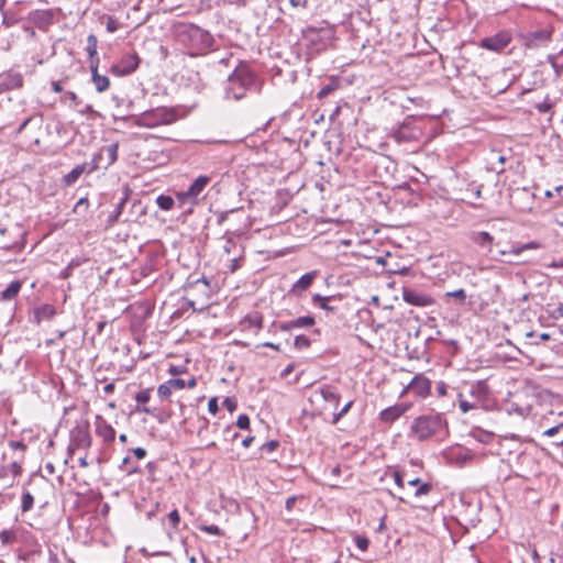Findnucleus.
Returning <instances> with one entry per match:
<instances>
[{"label":"nucleus","mask_w":563,"mask_h":563,"mask_svg":"<svg viewBox=\"0 0 563 563\" xmlns=\"http://www.w3.org/2000/svg\"><path fill=\"white\" fill-rule=\"evenodd\" d=\"M200 530L209 534L222 536V530L216 525L200 526Z\"/></svg>","instance_id":"49530a36"},{"label":"nucleus","mask_w":563,"mask_h":563,"mask_svg":"<svg viewBox=\"0 0 563 563\" xmlns=\"http://www.w3.org/2000/svg\"><path fill=\"white\" fill-rule=\"evenodd\" d=\"M211 177L207 175L198 176L186 190V195L190 199L189 212L192 211V207L200 202V195L205 191L206 187L210 184Z\"/></svg>","instance_id":"9d476101"},{"label":"nucleus","mask_w":563,"mask_h":563,"mask_svg":"<svg viewBox=\"0 0 563 563\" xmlns=\"http://www.w3.org/2000/svg\"><path fill=\"white\" fill-rule=\"evenodd\" d=\"M457 398H459V406H460V409L463 413H466L468 412L470 410L472 409H475L478 407L477 402L475 401H468L466 399H464L463 397V394L462 393H457Z\"/></svg>","instance_id":"72a5a7b5"},{"label":"nucleus","mask_w":563,"mask_h":563,"mask_svg":"<svg viewBox=\"0 0 563 563\" xmlns=\"http://www.w3.org/2000/svg\"><path fill=\"white\" fill-rule=\"evenodd\" d=\"M97 46H98V40L97 37L93 35V34H90L88 37H87V47H86V51L89 55V58H90V62L91 60H96L98 57V52H97Z\"/></svg>","instance_id":"2f4dec72"},{"label":"nucleus","mask_w":563,"mask_h":563,"mask_svg":"<svg viewBox=\"0 0 563 563\" xmlns=\"http://www.w3.org/2000/svg\"><path fill=\"white\" fill-rule=\"evenodd\" d=\"M236 426H238V428H240L242 430L249 429V427H250L249 416L245 413L240 415L236 420Z\"/></svg>","instance_id":"3c124183"},{"label":"nucleus","mask_w":563,"mask_h":563,"mask_svg":"<svg viewBox=\"0 0 563 563\" xmlns=\"http://www.w3.org/2000/svg\"><path fill=\"white\" fill-rule=\"evenodd\" d=\"M96 434L106 443H111L115 439V430L101 416H96L95 420Z\"/></svg>","instance_id":"dca6fc26"},{"label":"nucleus","mask_w":563,"mask_h":563,"mask_svg":"<svg viewBox=\"0 0 563 563\" xmlns=\"http://www.w3.org/2000/svg\"><path fill=\"white\" fill-rule=\"evenodd\" d=\"M128 199H129V195H128V192H125V195L118 202V205H117V207L114 209L113 214L110 217V220H112V221L117 220L121 216Z\"/></svg>","instance_id":"a19ab883"},{"label":"nucleus","mask_w":563,"mask_h":563,"mask_svg":"<svg viewBox=\"0 0 563 563\" xmlns=\"http://www.w3.org/2000/svg\"><path fill=\"white\" fill-rule=\"evenodd\" d=\"M150 398H151V389L150 388L143 389L135 395V400L139 404H146V402H148Z\"/></svg>","instance_id":"de8ad7c7"},{"label":"nucleus","mask_w":563,"mask_h":563,"mask_svg":"<svg viewBox=\"0 0 563 563\" xmlns=\"http://www.w3.org/2000/svg\"><path fill=\"white\" fill-rule=\"evenodd\" d=\"M402 299L407 303L417 306V307H428L434 302V300L429 295L419 292L413 289H407V288L404 289V291H402Z\"/></svg>","instance_id":"4468645a"},{"label":"nucleus","mask_w":563,"mask_h":563,"mask_svg":"<svg viewBox=\"0 0 563 563\" xmlns=\"http://www.w3.org/2000/svg\"><path fill=\"white\" fill-rule=\"evenodd\" d=\"M16 540V534L13 530H2L0 531V541L2 545H11Z\"/></svg>","instance_id":"f704fd0d"},{"label":"nucleus","mask_w":563,"mask_h":563,"mask_svg":"<svg viewBox=\"0 0 563 563\" xmlns=\"http://www.w3.org/2000/svg\"><path fill=\"white\" fill-rule=\"evenodd\" d=\"M29 21L41 30H46L53 23L51 10H34L29 13Z\"/></svg>","instance_id":"2eb2a0df"},{"label":"nucleus","mask_w":563,"mask_h":563,"mask_svg":"<svg viewBox=\"0 0 563 563\" xmlns=\"http://www.w3.org/2000/svg\"><path fill=\"white\" fill-rule=\"evenodd\" d=\"M317 272L316 271H312V272H309V273H306L303 274L292 286L291 288V292L294 294H300L302 291H305L306 289H308L312 282L316 279L317 277Z\"/></svg>","instance_id":"5701e85b"},{"label":"nucleus","mask_w":563,"mask_h":563,"mask_svg":"<svg viewBox=\"0 0 563 563\" xmlns=\"http://www.w3.org/2000/svg\"><path fill=\"white\" fill-rule=\"evenodd\" d=\"M338 88V82L335 80H331L329 84L324 85L318 92L317 97L319 99H323L333 92Z\"/></svg>","instance_id":"4c0bfd02"},{"label":"nucleus","mask_w":563,"mask_h":563,"mask_svg":"<svg viewBox=\"0 0 563 563\" xmlns=\"http://www.w3.org/2000/svg\"><path fill=\"white\" fill-rule=\"evenodd\" d=\"M257 88V77L254 71L245 64H240L228 77L224 88L228 99L241 100L246 91Z\"/></svg>","instance_id":"f257e3e1"},{"label":"nucleus","mask_w":563,"mask_h":563,"mask_svg":"<svg viewBox=\"0 0 563 563\" xmlns=\"http://www.w3.org/2000/svg\"><path fill=\"white\" fill-rule=\"evenodd\" d=\"M7 106L9 110L4 118L7 125L13 124L19 119L20 114L26 112V106L23 100H16L13 102L11 98H8Z\"/></svg>","instance_id":"a211bd4d"},{"label":"nucleus","mask_w":563,"mask_h":563,"mask_svg":"<svg viewBox=\"0 0 563 563\" xmlns=\"http://www.w3.org/2000/svg\"><path fill=\"white\" fill-rule=\"evenodd\" d=\"M167 384L170 386L172 390L185 388V379L183 378H170L167 380Z\"/></svg>","instance_id":"603ef678"},{"label":"nucleus","mask_w":563,"mask_h":563,"mask_svg":"<svg viewBox=\"0 0 563 563\" xmlns=\"http://www.w3.org/2000/svg\"><path fill=\"white\" fill-rule=\"evenodd\" d=\"M98 67H99V58L90 62L89 68L91 71V80H92V82L96 87V90L98 92H104L110 87V79L104 75H100L98 73Z\"/></svg>","instance_id":"f3484780"},{"label":"nucleus","mask_w":563,"mask_h":563,"mask_svg":"<svg viewBox=\"0 0 563 563\" xmlns=\"http://www.w3.org/2000/svg\"><path fill=\"white\" fill-rule=\"evenodd\" d=\"M355 545L361 551L365 552L368 549L369 540L365 536L356 534L354 538Z\"/></svg>","instance_id":"37998d69"},{"label":"nucleus","mask_w":563,"mask_h":563,"mask_svg":"<svg viewBox=\"0 0 563 563\" xmlns=\"http://www.w3.org/2000/svg\"><path fill=\"white\" fill-rule=\"evenodd\" d=\"M22 283L20 280L11 282L8 287L1 292L2 300H12L20 292Z\"/></svg>","instance_id":"cd10ccee"},{"label":"nucleus","mask_w":563,"mask_h":563,"mask_svg":"<svg viewBox=\"0 0 563 563\" xmlns=\"http://www.w3.org/2000/svg\"><path fill=\"white\" fill-rule=\"evenodd\" d=\"M106 29L109 33H114L119 30V23L118 21L111 16V15H108L107 16V23H106Z\"/></svg>","instance_id":"09e8293b"},{"label":"nucleus","mask_w":563,"mask_h":563,"mask_svg":"<svg viewBox=\"0 0 563 563\" xmlns=\"http://www.w3.org/2000/svg\"><path fill=\"white\" fill-rule=\"evenodd\" d=\"M431 382L429 378L423 376L422 374L416 375L411 382L407 385V387L402 390L401 395L407 393L408 390L412 391L417 396L424 397L430 393Z\"/></svg>","instance_id":"ddd939ff"},{"label":"nucleus","mask_w":563,"mask_h":563,"mask_svg":"<svg viewBox=\"0 0 563 563\" xmlns=\"http://www.w3.org/2000/svg\"><path fill=\"white\" fill-rule=\"evenodd\" d=\"M102 158H103L102 152L99 150V152L93 155L91 163L88 164V167H87L88 174L93 173L95 170L99 169L100 162L102 161Z\"/></svg>","instance_id":"ea45409f"},{"label":"nucleus","mask_w":563,"mask_h":563,"mask_svg":"<svg viewBox=\"0 0 563 563\" xmlns=\"http://www.w3.org/2000/svg\"><path fill=\"white\" fill-rule=\"evenodd\" d=\"M225 243L223 245V251L227 253V254H231V253H234L235 252V249H236V243L233 241V239L231 236H229V233H225Z\"/></svg>","instance_id":"a18cd8bd"},{"label":"nucleus","mask_w":563,"mask_h":563,"mask_svg":"<svg viewBox=\"0 0 563 563\" xmlns=\"http://www.w3.org/2000/svg\"><path fill=\"white\" fill-rule=\"evenodd\" d=\"M69 444L67 448L68 456H73L77 450H87L90 448L92 439L88 426L77 424L70 430Z\"/></svg>","instance_id":"0eeeda50"},{"label":"nucleus","mask_w":563,"mask_h":563,"mask_svg":"<svg viewBox=\"0 0 563 563\" xmlns=\"http://www.w3.org/2000/svg\"><path fill=\"white\" fill-rule=\"evenodd\" d=\"M408 485L416 486V488H417L415 492L416 497H421V496L428 495L432 489L431 484L423 483L420 478L410 479L408 482Z\"/></svg>","instance_id":"c85d7f7f"},{"label":"nucleus","mask_w":563,"mask_h":563,"mask_svg":"<svg viewBox=\"0 0 563 563\" xmlns=\"http://www.w3.org/2000/svg\"><path fill=\"white\" fill-rule=\"evenodd\" d=\"M100 151L102 152V155H107V164L104 166V168H108L109 166H111L112 164H114L118 159V151H119V144L118 143H112V144H109L107 146H103L100 148Z\"/></svg>","instance_id":"a878e982"},{"label":"nucleus","mask_w":563,"mask_h":563,"mask_svg":"<svg viewBox=\"0 0 563 563\" xmlns=\"http://www.w3.org/2000/svg\"><path fill=\"white\" fill-rule=\"evenodd\" d=\"M408 410V406L406 404H397L390 406L379 413V419L386 423H393L395 420L400 418Z\"/></svg>","instance_id":"6ab92c4d"},{"label":"nucleus","mask_w":563,"mask_h":563,"mask_svg":"<svg viewBox=\"0 0 563 563\" xmlns=\"http://www.w3.org/2000/svg\"><path fill=\"white\" fill-rule=\"evenodd\" d=\"M334 299V297H323L319 294H314L311 300L314 306H319L321 309L332 312L335 310V307L330 306V301Z\"/></svg>","instance_id":"7c9ffc66"},{"label":"nucleus","mask_w":563,"mask_h":563,"mask_svg":"<svg viewBox=\"0 0 563 563\" xmlns=\"http://www.w3.org/2000/svg\"><path fill=\"white\" fill-rule=\"evenodd\" d=\"M445 296L453 297V298L460 300L461 302H464L466 299V292L462 288L453 290V291H448Z\"/></svg>","instance_id":"8fccbe9b"},{"label":"nucleus","mask_w":563,"mask_h":563,"mask_svg":"<svg viewBox=\"0 0 563 563\" xmlns=\"http://www.w3.org/2000/svg\"><path fill=\"white\" fill-rule=\"evenodd\" d=\"M56 313V309L52 305H43L38 307L35 310V319L37 322H41L42 320H49L52 319Z\"/></svg>","instance_id":"bb28decb"},{"label":"nucleus","mask_w":563,"mask_h":563,"mask_svg":"<svg viewBox=\"0 0 563 563\" xmlns=\"http://www.w3.org/2000/svg\"><path fill=\"white\" fill-rule=\"evenodd\" d=\"M470 395L474 398L473 401L479 405V402L486 399L488 395V385L484 380H478L472 384L470 387Z\"/></svg>","instance_id":"4be33fe9"},{"label":"nucleus","mask_w":563,"mask_h":563,"mask_svg":"<svg viewBox=\"0 0 563 563\" xmlns=\"http://www.w3.org/2000/svg\"><path fill=\"white\" fill-rule=\"evenodd\" d=\"M547 312L549 313V316L552 318V319H560V318H563V305H558V306H552V305H548V308H547Z\"/></svg>","instance_id":"58836bf2"},{"label":"nucleus","mask_w":563,"mask_h":563,"mask_svg":"<svg viewBox=\"0 0 563 563\" xmlns=\"http://www.w3.org/2000/svg\"><path fill=\"white\" fill-rule=\"evenodd\" d=\"M33 504H34V497L32 496V494L30 492H24L22 495V500H21L22 512H26V511L31 510L33 507Z\"/></svg>","instance_id":"e433bc0d"},{"label":"nucleus","mask_w":563,"mask_h":563,"mask_svg":"<svg viewBox=\"0 0 563 563\" xmlns=\"http://www.w3.org/2000/svg\"><path fill=\"white\" fill-rule=\"evenodd\" d=\"M553 35V27L547 26L520 34L521 43L526 48L537 49L545 46Z\"/></svg>","instance_id":"423d86ee"},{"label":"nucleus","mask_w":563,"mask_h":563,"mask_svg":"<svg viewBox=\"0 0 563 563\" xmlns=\"http://www.w3.org/2000/svg\"><path fill=\"white\" fill-rule=\"evenodd\" d=\"M32 119H33V114H27L25 118H23L20 126L16 130V133H21L29 125V123L32 121Z\"/></svg>","instance_id":"0e129e2a"},{"label":"nucleus","mask_w":563,"mask_h":563,"mask_svg":"<svg viewBox=\"0 0 563 563\" xmlns=\"http://www.w3.org/2000/svg\"><path fill=\"white\" fill-rule=\"evenodd\" d=\"M23 236L24 233L18 228L9 230L0 227V249L4 251H22L24 247Z\"/></svg>","instance_id":"6e6552de"},{"label":"nucleus","mask_w":563,"mask_h":563,"mask_svg":"<svg viewBox=\"0 0 563 563\" xmlns=\"http://www.w3.org/2000/svg\"><path fill=\"white\" fill-rule=\"evenodd\" d=\"M532 197H533V195H532L528 189H525V188H523V189H517V190H515V191L511 194V196H510V198H511V203H512V205H516V202H517L518 200H521V199H522V200H523V199H530V200H532Z\"/></svg>","instance_id":"c9c22d12"},{"label":"nucleus","mask_w":563,"mask_h":563,"mask_svg":"<svg viewBox=\"0 0 563 563\" xmlns=\"http://www.w3.org/2000/svg\"><path fill=\"white\" fill-rule=\"evenodd\" d=\"M140 65V57L136 53L123 55L122 58L111 66V73L118 77L128 76L134 73Z\"/></svg>","instance_id":"1a4fd4ad"},{"label":"nucleus","mask_w":563,"mask_h":563,"mask_svg":"<svg viewBox=\"0 0 563 563\" xmlns=\"http://www.w3.org/2000/svg\"><path fill=\"white\" fill-rule=\"evenodd\" d=\"M168 520L174 529H177L179 522H180V516L179 512L174 509L168 514Z\"/></svg>","instance_id":"864d4df0"},{"label":"nucleus","mask_w":563,"mask_h":563,"mask_svg":"<svg viewBox=\"0 0 563 563\" xmlns=\"http://www.w3.org/2000/svg\"><path fill=\"white\" fill-rule=\"evenodd\" d=\"M511 36L507 32H499L494 36L485 37L481 41V47L493 52H500L509 45Z\"/></svg>","instance_id":"9b49d317"},{"label":"nucleus","mask_w":563,"mask_h":563,"mask_svg":"<svg viewBox=\"0 0 563 563\" xmlns=\"http://www.w3.org/2000/svg\"><path fill=\"white\" fill-rule=\"evenodd\" d=\"M316 323L314 318L311 316H303L288 322H283L278 325L282 331H289L295 328H310Z\"/></svg>","instance_id":"412c9836"},{"label":"nucleus","mask_w":563,"mask_h":563,"mask_svg":"<svg viewBox=\"0 0 563 563\" xmlns=\"http://www.w3.org/2000/svg\"><path fill=\"white\" fill-rule=\"evenodd\" d=\"M294 345L299 350L307 349L310 345V340L306 335H297Z\"/></svg>","instance_id":"c03bdc74"},{"label":"nucleus","mask_w":563,"mask_h":563,"mask_svg":"<svg viewBox=\"0 0 563 563\" xmlns=\"http://www.w3.org/2000/svg\"><path fill=\"white\" fill-rule=\"evenodd\" d=\"M176 198L179 208H184L187 203L190 205V199L189 196L186 195V191L178 192Z\"/></svg>","instance_id":"5fc2aeb1"},{"label":"nucleus","mask_w":563,"mask_h":563,"mask_svg":"<svg viewBox=\"0 0 563 563\" xmlns=\"http://www.w3.org/2000/svg\"><path fill=\"white\" fill-rule=\"evenodd\" d=\"M313 394L316 396H320L324 401L334 404V407L336 408L340 401V394L338 389L329 384H323L314 389Z\"/></svg>","instance_id":"aec40b11"},{"label":"nucleus","mask_w":563,"mask_h":563,"mask_svg":"<svg viewBox=\"0 0 563 563\" xmlns=\"http://www.w3.org/2000/svg\"><path fill=\"white\" fill-rule=\"evenodd\" d=\"M223 406L230 411H234L236 409V401L233 398L227 397L223 400Z\"/></svg>","instance_id":"680f3d73"},{"label":"nucleus","mask_w":563,"mask_h":563,"mask_svg":"<svg viewBox=\"0 0 563 563\" xmlns=\"http://www.w3.org/2000/svg\"><path fill=\"white\" fill-rule=\"evenodd\" d=\"M391 475H393L395 484L399 488H404L405 487V483H404L402 474L399 471H394Z\"/></svg>","instance_id":"13d9d810"},{"label":"nucleus","mask_w":563,"mask_h":563,"mask_svg":"<svg viewBox=\"0 0 563 563\" xmlns=\"http://www.w3.org/2000/svg\"><path fill=\"white\" fill-rule=\"evenodd\" d=\"M541 245L540 243L536 242V241H531V242H528L526 244H522V245H518V246H511V249L509 251H501V254L505 255V254H512V255H520L523 251H528V250H538L540 249Z\"/></svg>","instance_id":"c756f323"},{"label":"nucleus","mask_w":563,"mask_h":563,"mask_svg":"<svg viewBox=\"0 0 563 563\" xmlns=\"http://www.w3.org/2000/svg\"><path fill=\"white\" fill-rule=\"evenodd\" d=\"M178 36L195 54L211 47L213 42L212 36L208 32L195 25L184 26Z\"/></svg>","instance_id":"7ed1b4c3"},{"label":"nucleus","mask_w":563,"mask_h":563,"mask_svg":"<svg viewBox=\"0 0 563 563\" xmlns=\"http://www.w3.org/2000/svg\"><path fill=\"white\" fill-rule=\"evenodd\" d=\"M536 109L541 112V113H547V112H550L551 109H552V104L549 103L548 101H544V102H541V103H538L536 104Z\"/></svg>","instance_id":"e2e57ef3"},{"label":"nucleus","mask_w":563,"mask_h":563,"mask_svg":"<svg viewBox=\"0 0 563 563\" xmlns=\"http://www.w3.org/2000/svg\"><path fill=\"white\" fill-rule=\"evenodd\" d=\"M88 206H89V201H88V199H87V198H80V199L77 201L76 206H75V211L77 212V211H79L80 209L86 210V209L88 208Z\"/></svg>","instance_id":"69168bd1"},{"label":"nucleus","mask_w":563,"mask_h":563,"mask_svg":"<svg viewBox=\"0 0 563 563\" xmlns=\"http://www.w3.org/2000/svg\"><path fill=\"white\" fill-rule=\"evenodd\" d=\"M278 445H279L278 441L271 440L262 445V450L267 453H271V452L275 451L278 448Z\"/></svg>","instance_id":"6e6d98bb"},{"label":"nucleus","mask_w":563,"mask_h":563,"mask_svg":"<svg viewBox=\"0 0 563 563\" xmlns=\"http://www.w3.org/2000/svg\"><path fill=\"white\" fill-rule=\"evenodd\" d=\"M88 164L87 163H82V164H79L77 166H75L68 174H66L64 177H63V183L66 185V186H70L73 184H75L78 178L84 174V173H87L88 174Z\"/></svg>","instance_id":"393cba45"},{"label":"nucleus","mask_w":563,"mask_h":563,"mask_svg":"<svg viewBox=\"0 0 563 563\" xmlns=\"http://www.w3.org/2000/svg\"><path fill=\"white\" fill-rule=\"evenodd\" d=\"M132 452H133L134 456L139 460L144 459L147 454L146 450L143 448H135L132 450Z\"/></svg>","instance_id":"338daca9"},{"label":"nucleus","mask_w":563,"mask_h":563,"mask_svg":"<svg viewBox=\"0 0 563 563\" xmlns=\"http://www.w3.org/2000/svg\"><path fill=\"white\" fill-rule=\"evenodd\" d=\"M176 120L175 111L167 108H156L143 112L135 120L137 126L155 128L158 125L170 124Z\"/></svg>","instance_id":"20e7f679"},{"label":"nucleus","mask_w":563,"mask_h":563,"mask_svg":"<svg viewBox=\"0 0 563 563\" xmlns=\"http://www.w3.org/2000/svg\"><path fill=\"white\" fill-rule=\"evenodd\" d=\"M208 410L210 413L216 415L219 410L218 399L212 397L208 402Z\"/></svg>","instance_id":"bf43d9fd"},{"label":"nucleus","mask_w":563,"mask_h":563,"mask_svg":"<svg viewBox=\"0 0 563 563\" xmlns=\"http://www.w3.org/2000/svg\"><path fill=\"white\" fill-rule=\"evenodd\" d=\"M23 87L21 73L10 69L0 74V93Z\"/></svg>","instance_id":"f8f14e48"},{"label":"nucleus","mask_w":563,"mask_h":563,"mask_svg":"<svg viewBox=\"0 0 563 563\" xmlns=\"http://www.w3.org/2000/svg\"><path fill=\"white\" fill-rule=\"evenodd\" d=\"M435 391L439 397H444L448 394V385L444 382H439Z\"/></svg>","instance_id":"4d7b16f0"},{"label":"nucleus","mask_w":563,"mask_h":563,"mask_svg":"<svg viewBox=\"0 0 563 563\" xmlns=\"http://www.w3.org/2000/svg\"><path fill=\"white\" fill-rule=\"evenodd\" d=\"M444 426L440 415L417 417L410 427V435L419 441L427 440L438 433Z\"/></svg>","instance_id":"f03ea898"},{"label":"nucleus","mask_w":563,"mask_h":563,"mask_svg":"<svg viewBox=\"0 0 563 563\" xmlns=\"http://www.w3.org/2000/svg\"><path fill=\"white\" fill-rule=\"evenodd\" d=\"M172 393H173V390H172L170 386L167 384V382H165L164 384H161L157 388L158 397L162 400H167L170 397Z\"/></svg>","instance_id":"79ce46f5"},{"label":"nucleus","mask_w":563,"mask_h":563,"mask_svg":"<svg viewBox=\"0 0 563 563\" xmlns=\"http://www.w3.org/2000/svg\"><path fill=\"white\" fill-rule=\"evenodd\" d=\"M471 240L475 244L479 245L481 247L486 249L488 252L492 251L494 238L488 232H485V231L473 232L471 234Z\"/></svg>","instance_id":"b1692460"},{"label":"nucleus","mask_w":563,"mask_h":563,"mask_svg":"<svg viewBox=\"0 0 563 563\" xmlns=\"http://www.w3.org/2000/svg\"><path fill=\"white\" fill-rule=\"evenodd\" d=\"M156 203L159 207V209H162L164 211H169L173 209V207L175 205V200L170 196L159 195L156 198Z\"/></svg>","instance_id":"473e14b6"},{"label":"nucleus","mask_w":563,"mask_h":563,"mask_svg":"<svg viewBox=\"0 0 563 563\" xmlns=\"http://www.w3.org/2000/svg\"><path fill=\"white\" fill-rule=\"evenodd\" d=\"M390 137L398 144L417 142L422 136V130L413 124L412 121L406 120L390 131Z\"/></svg>","instance_id":"39448f33"},{"label":"nucleus","mask_w":563,"mask_h":563,"mask_svg":"<svg viewBox=\"0 0 563 563\" xmlns=\"http://www.w3.org/2000/svg\"><path fill=\"white\" fill-rule=\"evenodd\" d=\"M295 368V365L294 364H289L287 365L282 372H280V377L282 378H286L290 375V373L294 371Z\"/></svg>","instance_id":"774afa93"},{"label":"nucleus","mask_w":563,"mask_h":563,"mask_svg":"<svg viewBox=\"0 0 563 563\" xmlns=\"http://www.w3.org/2000/svg\"><path fill=\"white\" fill-rule=\"evenodd\" d=\"M561 429H563V423H560L558 426H554L552 428L547 429L543 431L544 437H553Z\"/></svg>","instance_id":"052dcab7"}]
</instances>
